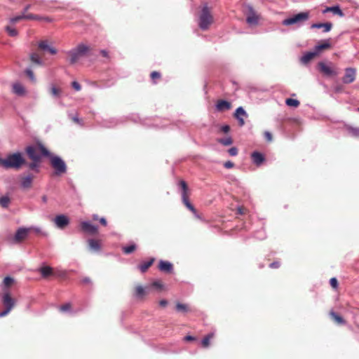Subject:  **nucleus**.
Wrapping results in <instances>:
<instances>
[{"instance_id":"obj_1","label":"nucleus","mask_w":359,"mask_h":359,"mask_svg":"<svg viewBox=\"0 0 359 359\" xmlns=\"http://www.w3.org/2000/svg\"><path fill=\"white\" fill-rule=\"evenodd\" d=\"M26 164V161L20 152L8 154L2 161V168L5 169L19 170Z\"/></svg>"},{"instance_id":"obj_2","label":"nucleus","mask_w":359,"mask_h":359,"mask_svg":"<svg viewBox=\"0 0 359 359\" xmlns=\"http://www.w3.org/2000/svg\"><path fill=\"white\" fill-rule=\"evenodd\" d=\"M25 151L28 157L32 161H41L42 156H50L48 150L41 144L36 146H28L26 147Z\"/></svg>"},{"instance_id":"obj_3","label":"nucleus","mask_w":359,"mask_h":359,"mask_svg":"<svg viewBox=\"0 0 359 359\" xmlns=\"http://www.w3.org/2000/svg\"><path fill=\"white\" fill-rule=\"evenodd\" d=\"M31 8V5H27L24 9V12L22 15L16 16L11 19V22L15 23L21 20H43L47 22H52V19L49 17H42L39 15H34L32 13H27V11Z\"/></svg>"},{"instance_id":"obj_4","label":"nucleus","mask_w":359,"mask_h":359,"mask_svg":"<svg viewBox=\"0 0 359 359\" xmlns=\"http://www.w3.org/2000/svg\"><path fill=\"white\" fill-rule=\"evenodd\" d=\"M2 304L4 310L0 312V318L7 316L15 306L16 299L11 297L8 291L4 292L2 294Z\"/></svg>"},{"instance_id":"obj_5","label":"nucleus","mask_w":359,"mask_h":359,"mask_svg":"<svg viewBox=\"0 0 359 359\" xmlns=\"http://www.w3.org/2000/svg\"><path fill=\"white\" fill-rule=\"evenodd\" d=\"M213 22V17L208 6H204L202 9L199 19V27L201 29H208L210 25Z\"/></svg>"},{"instance_id":"obj_6","label":"nucleus","mask_w":359,"mask_h":359,"mask_svg":"<svg viewBox=\"0 0 359 359\" xmlns=\"http://www.w3.org/2000/svg\"><path fill=\"white\" fill-rule=\"evenodd\" d=\"M179 186L182 189V199L183 203L189 210H191L193 213L196 214V208L189 201V194L187 184L186 183L185 181L180 180L179 182Z\"/></svg>"},{"instance_id":"obj_7","label":"nucleus","mask_w":359,"mask_h":359,"mask_svg":"<svg viewBox=\"0 0 359 359\" xmlns=\"http://www.w3.org/2000/svg\"><path fill=\"white\" fill-rule=\"evenodd\" d=\"M88 50V47L86 45L79 44L76 48L68 52L70 63H76Z\"/></svg>"},{"instance_id":"obj_8","label":"nucleus","mask_w":359,"mask_h":359,"mask_svg":"<svg viewBox=\"0 0 359 359\" xmlns=\"http://www.w3.org/2000/svg\"><path fill=\"white\" fill-rule=\"evenodd\" d=\"M50 164L55 169V175H57L65 173L67 171V165L58 156H51Z\"/></svg>"},{"instance_id":"obj_9","label":"nucleus","mask_w":359,"mask_h":359,"mask_svg":"<svg viewBox=\"0 0 359 359\" xmlns=\"http://www.w3.org/2000/svg\"><path fill=\"white\" fill-rule=\"evenodd\" d=\"M309 19V13L302 12L288 18L283 20L284 25H292L294 24H299Z\"/></svg>"},{"instance_id":"obj_10","label":"nucleus","mask_w":359,"mask_h":359,"mask_svg":"<svg viewBox=\"0 0 359 359\" xmlns=\"http://www.w3.org/2000/svg\"><path fill=\"white\" fill-rule=\"evenodd\" d=\"M246 21L250 25H256L258 24L259 15L253 9L252 6H248L246 11Z\"/></svg>"},{"instance_id":"obj_11","label":"nucleus","mask_w":359,"mask_h":359,"mask_svg":"<svg viewBox=\"0 0 359 359\" xmlns=\"http://www.w3.org/2000/svg\"><path fill=\"white\" fill-rule=\"evenodd\" d=\"M248 115L242 107L236 109L233 114V117L238 120L239 126L242 127L245 125V118H248Z\"/></svg>"},{"instance_id":"obj_12","label":"nucleus","mask_w":359,"mask_h":359,"mask_svg":"<svg viewBox=\"0 0 359 359\" xmlns=\"http://www.w3.org/2000/svg\"><path fill=\"white\" fill-rule=\"evenodd\" d=\"M355 79V69L353 68H346L345 69V74L342 78V81L346 83H351Z\"/></svg>"},{"instance_id":"obj_13","label":"nucleus","mask_w":359,"mask_h":359,"mask_svg":"<svg viewBox=\"0 0 359 359\" xmlns=\"http://www.w3.org/2000/svg\"><path fill=\"white\" fill-rule=\"evenodd\" d=\"M80 226H81V230L86 233L92 234V235H95L98 233V228L96 226L93 225L92 224H90L88 222H82L81 223Z\"/></svg>"},{"instance_id":"obj_14","label":"nucleus","mask_w":359,"mask_h":359,"mask_svg":"<svg viewBox=\"0 0 359 359\" xmlns=\"http://www.w3.org/2000/svg\"><path fill=\"white\" fill-rule=\"evenodd\" d=\"M32 228H20L15 233L14 240L16 243H20L28 236L29 232Z\"/></svg>"},{"instance_id":"obj_15","label":"nucleus","mask_w":359,"mask_h":359,"mask_svg":"<svg viewBox=\"0 0 359 359\" xmlns=\"http://www.w3.org/2000/svg\"><path fill=\"white\" fill-rule=\"evenodd\" d=\"M54 222L58 228L62 229L69 224V219L67 216L60 215L55 217Z\"/></svg>"},{"instance_id":"obj_16","label":"nucleus","mask_w":359,"mask_h":359,"mask_svg":"<svg viewBox=\"0 0 359 359\" xmlns=\"http://www.w3.org/2000/svg\"><path fill=\"white\" fill-rule=\"evenodd\" d=\"M34 177V175L31 173H29L28 175L22 177L20 181L22 187L24 189L31 188Z\"/></svg>"},{"instance_id":"obj_17","label":"nucleus","mask_w":359,"mask_h":359,"mask_svg":"<svg viewBox=\"0 0 359 359\" xmlns=\"http://www.w3.org/2000/svg\"><path fill=\"white\" fill-rule=\"evenodd\" d=\"M232 104L230 102L224 100H219L216 104V109L218 111H224L231 109Z\"/></svg>"},{"instance_id":"obj_18","label":"nucleus","mask_w":359,"mask_h":359,"mask_svg":"<svg viewBox=\"0 0 359 359\" xmlns=\"http://www.w3.org/2000/svg\"><path fill=\"white\" fill-rule=\"evenodd\" d=\"M318 69L320 72L326 76H332L336 74L334 71L325 63L320 62L318 63Z\"/></svg>"},{"instance_id":"obj_19","label":"nucleus","mask_w":359,"mask_h":359,"mask_svg":"<svg viewBox=\"0 0 359 359\" xmlns=\"http://www.w3.org/2000/svg\"><path fill=\"white\" fill-rule=\"evenodd\" d=\"M148 294L147 288L142 285H136L133 290V294L138 299H142Z\"/></svg>"},{"instance_id":"obj_20","label":"nucleus","mask_w":359,"mask_h":359,"mask_svg":"<svg viewBox=\"0 0 359 359\" xmlns=\"http://www.w3.org/2000/svg\"><path fill=\"white\" fill-rule=\"evenodd\" d=\"M158 268L161 271L171 273L173 269V266L169 262L161 260L158 263Z\"/></svg>"},{"instance_id":"obj_21","label":"nucleus","mask_w":359,"mask_h":359,"mask_svg":"<svg viewBox=\"0 0 359 359\" xmlns=\"http://www.w3.org/2000/svg\"><path fill=\"white\" fill-rule=\"evenodd\" d=\"M318 55L317 53L314 50L313 52H307L300 59L302 64L306 65L313 60Z\"/></svg>"},{"instance_id":"obj_22","label":"nucleus","mask_w":359,"mask_h":359,"mask_svg":"<svg viewBox=\"0 0 359 359\" xmlns=\"http://www.w3.org/2000/svg\"><path fill=\"white\" fill-rule=\"evenodd\" d=\"M39 48L41 50L48 51L51 55H55L57 53V50L53 47L49 46L47 41H41L39 43Z\"/></svg>"},{"instance_id":"obj_23","label":"nucleus","mask_w":359,"mask_h":359,"mask_svg":"<svg viewBox=\"0 0 359 359\" xmlns=\"http://www.w3.org/2000/svg\"><path fill=\"white\" fill-rule=\"evenodd\" d=\"M13 92L19 96H22L25 94V89L24 86L20 83H15L13 85Z\"/></svg>"},{"instance_id":"obj_24","label":"nucleus","mask_w":359,"mask_h":359,"mask_svg":"<svg viewBox=\"0 0 359 359\" xmlns=\"http://www.w3.org/2000/svg\"><path fill=\"white\" fill-rule=\"evenodd\" d=\"M311 28H322L323 29L324 32H328L331 30L332 27V24L331 22H325V23H314L311 25Z\"/></svg>"},{"instance_id":"obj_25","label":"nucleus","mask_w":359,"mask_h":359,"mask_svg":"<svg viewBox=\"0 0 359 359\" xmlns=\"http://www.w3.org/2000/svg\"><path fill=\"white\" fill-rule=\"evenodd\" d=\"M331 48V44L329 42V40L325 41L323 43L315 46V51L318 55L321 51L330 49Z\"/></svg>"},{"instance_id":"obj_26","label":"nucleus","mask_w":359,"mask_h":359,"mask_svg":"<svg viewBox=\"0 0 359 359\" xmlns=\"http://www.w3.org/2000/svg\"><path fill=\"white\" fill-rule=\"evenodd\" d=\"M252 158L257 165H261L264 161L263 154L257 151H255L252 154Z\"/></svg>"},{"instance_id":"obj_27","label":"nucleus","mask_w":359,"mask_h":359,"mask_svg":"<svg viewBox=\"0 0 359 359\" xmlns=\"http://www.w3.org/2000/svg\"><path fill=\"white\" fill-rule=\"evenodd\" d=\"M154 258H151L149 261L144 262L138 266V269L142 273H145L148 269L154 264Z\"/></svg>"},{"instance_id":"obj_28","label":"nucleus","mask_w":359,"mask_h":359,"mask_svg":"<svg viewBox=\"0 0 359 359\" xmlns=\"http://www.w3.org/2000/svg\"><path fill=\"white\" fill-rule=\"evenodd\" d=\"M330 316L337 324L344 325L346 323L345 320L333 311H330Z\"/></svg>"},{"instance_id":"obj_29","label":"nucleus","mask_w":359,"mask_h":359,"mask_svg":"<svg viewBox=\"0 0 359 359\" xmlns=\"http://www.w3.org/2000/svg\"><path fill=\"white\" fill-rule=\"evenodd\" d=\"M39 271L43 278H46L53 274V269L50 266H43L39 269Z\"/></svg>"},{"instance_id":"obj_30","label":"nucleus","mask_w":359,"mask_h":359,"mask_svg":"<svg viewBox=\"0 0 359 359\" xmlns=\"http://www.w3.org/2000/svg\"><path fill=\"white\" fill-rule=\"evenodd\" d=\"M88 245L90 248L94 251H99L100 250V244L98 241L90 239L88 241Z\"/></svg>"},{"instance_id":"obj_31","label":"nucleus","mask_w":359,"mask_h":359,"mask_svg":"<svg viewBox=\"0 0 359 359\" xmlns=\"http://www.w3.org/2000/svg\"><path fill=\"white\" fill-rule=\"evenodd\" d=\"M214 337V333L207 334L202 340L201 344L203 348H208L210 346V340Z\"/></svg>"},{"instance_id":"obj_32","label":"nucleus","mask_w":359,"mask_h":359,"mask_svg":"<svg viewBox=\"0 0 359 359\" xmlns=\"http://www.w3.org/2000/svg\"><path fill=\"white\" fill-rule=\"evenodd\" d=\"M30 60L32 61V62L38 65H42V61L41 60V57L36 53H34L30 55Z\"/></svg>"},{"instance_id":"obj_33","label":"nucleus","mask_w":359,"mask_h":359,"mask_svg":"<svg viewBox=\"0 0 359 359\" xmlns=\"http://www.w3.org/2000/svg\"><path fill=\"white\" fill-rule=\"evenodd\" d=\"M175 308H176L177 311H178V312L187 313L188 311H189V306L187 304H182L180 302H177L176 304Z\"/></svg>"},{"instance_id":"obj_34","label":"nucleus","mask_w":359,"mask_h":359,"mask_svg":"<svg viewBox=\"0 0 359 359\" xmlns=\"http://www.w3.org/2000/svg\"><path fill=\"white\" fill-rule=\"evenodd\" d=\"M137 249V245L135 244H131L128 246H125L122 248V250L123 253L128 255L135 252Z\"/></svg>"},{"instance_id":"obj_35","label":"nucleus","mask_w":359,"mask_h":359,"mask_svg":"<svg viewBox=\"0 0 359 359\" xmlns=\"http://www.w3.org/2000/svg\"><path fill=\"white\" fill-rule=\"evenodd\" d=\"M285 103L287 106L292 107H298L300 104V102L299 100L292 99V98L286 99Z\"/></svg>"},{"instance_id":"obj_36","label":"nucleus","mask_w":359,"mask_h":359,"mask_svg":"<svg viewBox=\"0 0 359 359\" xmlns=\"http://www.w3.org/2000/svg\"><path fill=\"white\" fill-rule=\"evenodd\" d=\"M348 133L353 137H359V128H354L351 126L347 127Z\"/></svg>"},{"instance_id":"obj_37","label":"nucleus","mask_w":359,"mask_h":359,"mask_svg":"<svg viewBox=\"0 0 359 359\" xmlns=\"http://www.w3.org/2000/svg\"><path fill=\"white\" fill-rule=\"evenodd\" d=\"M10 202V198L8 196H2L0 198V205L3 208H8Z\"/></svg>"},{"instance_id":"obj_38","label":"nucleus","mask_w":359,"mask_h":359,"mask_svg":"<svg viewBox=\"0 0 359 359\" xmlns=\"http://www.w3.org/2000/svg\"><path fill=\"white\" fill-rule=\"evenodd\" d=\"M41 161H32L28 164V167L30 170H34L36 172H39V166Z\"/></svg>"},{"instance_id":"obj_39","label":"nucleus","mask_w":359,"mask_h":359,"mask_svg":"<svg viewBox=\"0 0 359 359\" xmlns=\"http://www.w3.org/2000/svg\"><path fill=\"white\" fill-rule=\"evenodd\" d=\"M6 30L11 36H16L18 34V31L15 28H13L10 26H7L6 27Z\"/></svg>"},{"instance_id":"obj_40","label":"nucleus","mask_w":359,"mask_h":359,"mask_svg":"<svg viewBox=\"0 0 359 359\" xmlns=\"http://www.w3.org/2000/svg\"><path fill=\"white\" fill-rule=\"evenodd\" d=\"M218 142L224 146L231 145L233 143L231 137H226L224 139H219Z\"/></svg>"},{"instance_id":"obj_41","label":"nucleus","mask_w":359,"mask_h":359,"mask_svg":"<svg viewBox=\"0 0 359 359\" xmlns=\"http://www.w3.org/2000/svg\"><path fill=\"white\" fill-rule=\"evenodd\" d=\"M150 77H151V80L153 81V83H156V80L161 79V75L159 72L154 71L151 73Z\"/></svg>"},{"instance_id":"obj_42","label":"nucleus","mask_w":359,"mask_h":359,"mask_svg":"<svg viewBox=\"0 0 359 359\" xmlns=\"http://www.w3.org/2000/svg\"><path fill=\"white\" fill-rule=\"evenodd\" d=\"M331 12L333 13L334 14L338 15L341 17L344 15L342 11L340 9L339 6H332Z\"/></svg>"},{"instance_id":"obj_43","label":"nucleus","mask_w":359,"mask_h":359,"mask_svg":"<svg viewBox=\"0 0 359 359\" xmlns=\"http://www.w3.org/2000/svg\"><path fill=\"white\" fill-rule=\"evenodd\" d=\"M72 309V304L70 303H66L60 307V311L62 312H66L70 311Z\"/></svg>"},{"instance_id":"obj_44","label":"nucleus","mask_w":359,"mask_h":359,"mask_svg":"<svg viewBox=\"0 0 359 359\" xmlns=\"http://www.w3.org/2000/svg\"><path fill=\"white\" fill-rule=\"evenodd\" d=\"M50 93L53 96L59 97L61 93V90L60 88H56L55 86H53L50 88Z\"/></svg>"},{"instance_id":"obj_45","label":"nucleus","mask_w":359,"mask_h":359,"mask_svg":"<svg viewBox=\"0 0 359 359\" xmlns=\"http://www.w3.org/2000/svg\"><path fill=\"white\" fill-rule=\"evenodd\" d=\"M247 212H248V209L246 208H245L244 206H239L236 209V214L243 215L247 214Z\"/></svg>"},{"instance_id":"obj_46","label":"nucleus","mask_w":359,"mask_h":359,"mask_svg":"<svg viewBox=\"0 0 359 359\" xmlns=\"http://www.w3.org/2000/svg\"><path fill=\"white\" fill-rule=\"evenodd\" d=\"M151 286L157 288L158 290H162L163 287V285L161 281L160 280H156L152 283Z\"/></svg>"},{"instance_id":"obj_47","label":"nucleus","mask_w":359,"mask_h":359,"mask_svg":"<svg viewBox=\"0 0 359 359\" xmlns=\"http://www.w3.org/2000/svg\"><path fill=\"white\" fill-rule=\"evenodd\" d=\"M25 73L32 81H34V82L35 81V77H34V72L31 69H26Z\"/></svg>"},{"instance_id":"obj_48","label":"nucleus","mask_w":359,"mask_h":359,"mask_svg":"<svg viewBox=\"0 0 359 359\" xmlns=\"http://www.w3.org/2000/svg\"><path fill=\"white\" fill-rule=\"evenodd\" d=\"M13 283V279L11 277H6L4 280V284L6 287H10Z\"/></svg>"},{"instance_id":"obj_49","label":"nucleus","mask_w":359,"mask_h":359,"mask_svg":"<svg viewBox=\"0 0 359 359\" xmlns=\"http://www.w3.org/2000/svg\"><path fill=\"white\" fill-rule=\"evenodd\" d=\"M330 284L334 289H337L338 287V280L336 278H332L330 280Z\"/></svg>"},{"instance_id":"obj_50","label":"nucleus","mask_w":359,"mask_h":359,"mask_svg":"<svg viewBox=\"0 0 359 359\" xmlns=\"http://www.w3.org/2000/svg\"><path fill=\"white\" fill-rule=\"evenodd\" d=\"M264 138L268 142H271L273 140L272 134L269 131H265L264 133Z\"/></svg>"},{"instance_id":"obj_51","label":"nucleus","mask_w":359,"mask_h":359,"mask_svg":"<svg viewBox=\"0 0 359 359\" xmlns=\"http://www.w3.org/2000/svg\"><path fill=\"white\" fill-rule=\"evenodd\" d=\"M72 86L76 91H79L81 89V85L77 81H75L72 83Z\"/></svg>"},{"instance_id":"obj_52","label":"nucleus","mask_w":359,"mask_h":359,"mask_svg":"<svg viewBox=\"0 0 359 359\" xmlns=\"http://www.w3.org/2000/svg\"><path fill=\"white\" fill-rule=\"evenodd\" d=\"M229 154L232 156H236L238 154V149L236 147H231L228 151Z\"/></svg>"},{"instance_id":"obj_53","label":"nucleus","mask_w":359,"mask_h":359,"mask_svg":"<svg viewBox=\"0 0 359 359\" xmlns=\"http://www.w3.org/2000/svg\"><path fill=\"white\" fill-rule=\"evenodd\" d=\"M280 266V263L279 262H272L271 264H270L269 266L271 268V269H278L279 268Z\"/></svg>"},{"instance_id":"obj_54","label":"nucleus","mask_w":359,"mask_h":359,"mask_svg":"<svg viewBox=\"0 0 359 359\" xmlns=\"http://www.w3.org/2000/svg\"><path fill=\"white\" fill-rule=\"evenodd\" d=\"M221 131L224 133H227L230 131V126L228 125H224L221 128Z\"/></svg>"},{"instance_id":"obj_55","label":"nucleus","mask_w":359,"mask_h":359,"mask_svg":"<svg viewBox=\"0 0 359 359\" xmlns=\"http://www.w3.org/2000/svg\"><path fill=\"white\" fill-rule=\"evenodd\" d=\"M224 166L228 169L232 168L234 166V163L229 161L224 163Z\"/></svg>"},{"instance_id":"obj_56","label":"nucleus","mask_w":359,"mask_h":359,"mask_svg":"<svg viewBox=\"0 0 359 359\" xmlns=\"http://www.w3.org/2000/svg\"><path fill=\"white\" fill-rule=\"evenodd\" d=\"M184 340L186 341H193L196 340V338L195 337L187 335L184 338Z\"/></svg>"},{"instance_id":"obj_57","label":"nucleus","mask_w":359,"mask_h":359,"mask_svg":"<svg viewBox=\"0 0 359 359\" xmlns=\"http://www.w3.org/2000/svg\"><path fill=\"white\" fill-rule=\"evenodd\" d=\"M99 221L102 226H106L107 225V222L104 217L100 218Z\"/></svg>"},{"instance_id":"obj_58","label":"nucleus","mask_w":359,"mask_h":359,"mask_svg":"<svg viewBox=\"0 0 359 359\" xmlns=\"http://www.w3.org/2000/svg\"><path fill=\"white\" fill-rule=\"evenodd\" d=\"M159 305L162 307H165L168 305V301L165 299H161L159 302Z\"/></svg>"},{"instance_id":"obj_59","label":"nucleus","mask_w":359,"mask_h":359,"mask_svg":"<svg viewBox=\"0 0 359 359\" xmlns=\"http://www.w3.org/2000/svg\"><path fill=\"white\" fill-rule=\"evenodd\" d=\"M82 283H85V284L90 283H91L90 278H88V277H86V278L82 279Z\"/></svg>"},{"instance_id":"obj_60","label":"nucleus","mask_w":359,"mask_h":359,"mask_svg":"<svg viewBox=\"0 0 359 359\" xmlns=\"http://www.w3.org/2000/svg\"><path fill=\"white\" fill-rule=\"evenodd\" d=\"M100 53H101V55H102L103 57H108V53H107L106 50H102L100 51Z\"/></svg>"},{"instance_id":"obj_61","label":"nucleus","mask_w":359,"mask_h":359,"mask_svg":"<svg viewBox=\"0 0 359 359\" xmlns=\"http://www.w3.org/2000/svg\"><path fill=\"white\" fill-rule=\"evenodd\" d=\"M331 10H332V7H327V8L323 11V13H327V12H331Z\"/></svg>"},{"instance_id":"obj_62","label":"nucleus","mask_w":359,"mask_h":359,"mask_svg":"<svg viewBox=\"0 0 359 359\" xmlns=\"http://www.w3.org/2000/svg\"><path fill=\"white\" fill-rule=\"evenodd\" d=\"M92 218L94 221H97V220H99L100 219L98 218V215H93L92 216Z\"/></svg>"},{"instance_id":"obj_63","label":"nucleus","mask_w":359,"mask_h":359,"mask_svg":"<svg viewBox=\"0 0 359 359\" xmlns=\"http://www.w3.org/2000/svg\"><path fill=\"white\" fill-rule=\"evenodd\" d=\"M4 158H0V166L2 167V161H4Z\"/></svg>"},{"instance_id":"obj_64","label":"nucleus","mask_w":359,"mask_h":359,"mask_svg":"<svg viewBox=\"0 0 359 359\" xmlns=\"http://www.w3.org/2000/svg\"><path fill=\"white\" fill-rule=\"evenodd\" d=\"M34 231L36 232V233H39L40 232V229H34Z\"/></svg>"}]
</instances>
